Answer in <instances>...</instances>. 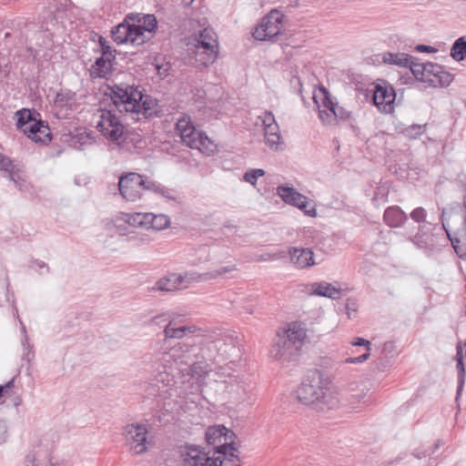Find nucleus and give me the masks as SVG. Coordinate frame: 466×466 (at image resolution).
Masks as SVG:
<instances>
[{
	"label": "nucleus",
	"instance_id": "nucleus-41",
	"mask_svg": "<svg viewBox=\"0 0 466 466\" xmlns=\"http://www.w3.org/2000/svg\"><path fill=\"white\" fill-rule=\"evenodd\" d=\"M98 44L100 46L101 56H107L110 58H116V51L111 47L109 43L105 37L99 35Z\"/></svg>",
	"mask_w": 466,
	"mask_h": 466
},
{
	"label": "nucleus",
	"instance_id": "nucleus-64",
	"mask_svg": "<svg viewBox=\"0 0 466 466\" xmlns=\"http://www.w3.org/2000/svg\"><path fill=\"white\" fill-rule=\"evenodd\" d=\"M8 177L10 180L14 181L15 183H16L17 180L20 178L18 173L14 169L8 173Z\"/></svg>",
	"mask_w": 466,
	"mask_h": 466
},
{
	"label": "nucleus",
	"instance_id": "nucleus-4",
	"mask_svg": "<svg viewBox=\"0 0 466 466\" xmlns=\"http://www.w3.org/2000/svg\"><path fill=\"white\" fill-rule=\"evenodd\" d=\"M235 269L236 268L234 266H225L221 267L218 269L206 272L204 274H198L197 272H187L184 275L172 273L159 279L156 282V287L153 288V289L165 292H171L177 290L185 280L206 281L217 279Z\"/></svg>",
	"mask_w": 466,
	"mask_h": 466
},
{
	"label": "nucleus",
	"instance_id": "nucleus-2",
	"mask_svg": "<svg viewBox=\"0 0 466 466\" xmlns=\"http://www.w3.org/2000/svg\"><path fill=\"white\" fill-rule=\"evenodd\" d=\"M108 95L119 112L142 114L146 118L152 115V101L144 96L138 86L126 83L107 87Z\"/></svg>",
	"mask_w": 466,
	"mask_h": 466
},
{
	"label": "nucleus",
	"instance_id": "nucleus-54",
	"mask_svg": "<svg viewBox=\"0 0 466 466\" xmlns=\"http://www.w3.org/2000/svg\"><path fill=\"white\" fill-rule=\"evenodd\" d=\"M262 124L264 127L270 126L273 124H277L275 120V116L271 111H266L264 116L261 117Z\"/></svg>",
	"mask_w": 466,
	"mask_h": 466
},
{
	"label": "nucleus",
	"instance_id": "nucleus-6",
	"mask_svg": "<svg viewBox=\"0 0 466 466\" xmlns=\"http://www.w3.org/2000/svg\"><path fill=\"white\" fill-rule=\"evenodd\" d=\"M220 341L207 340L197 344H181L178 348L172 350L173 357L187 358L190 360L193 358L201 359L205 361H220L219 354Z\"/></svg>",
	"mask_w": 466,
	"mask_h": 466
},
{
	"label": "nucleus",
	"instance_id": "nucleus-58",
	"mask_svg": "<svg viewBox=\"0 0 466 466\" xmlns=\"http://www.w3.org/2000/svg\"><path fill=\"white\" fill-rule=\"evenodd\" d=\"M267 134H280L279 125L273 124L264 127V136H267Z\"/></svg>",
	"mask_w": 466,
	"mask_h": 466
},
{
	"label": "nucleus",
	"instance_id": "nucleus-28",
	"mask_svg": "<svg viewBox=\"0 0 466 466\" xmlns=\"http://www.w3.org/2000/svg\"><path fill=\"white\" fill-rule=\"evenodd\" d=\"M215 341L221 342L218 352L222 360L228 359L231 352L236 349V338H234L232 335H223L215 339Z\"/></svg>",
	"mask_w": 466,
	"mask_h": 466
},
{
	"label": "nucleus",
	"instance_id": "nucleus-5",
	"mask_svg": "<svg viewBox=\"0 0 466 466\" xmlns=\"http://www.w3.org/2000/svg\"><path fill=\"white\" fill-rule=\"evenodd\" d=\"M164 339H158L152 346L151 350L154 351L155 356L161 355V358H157V360L163 362L165 370L159 373V377L157 379L158 381L168 384L170 375L166 371L167 363H170L171 360L174 359L172 356V350L178 348L181 344H187L186 342L178 343L177 346L170 347L167 344V339H182L185 337V329L182 326L173 328L171 322L167 324L164 329Z\"/></svg>",
	"mask_w": 466,
	"mask_h": 466
},
{
	"label": "nucleus",
	"instance_id": "nucleus-32",
	"mask_svg": "<svg viewBox=\"0 0 466 466\" xmlns=\"http://www.w3.org/2000/svg\"><path fill=\"white\" fill-rule=\"evenodd\" d=\"M353 346H365L366 347V352L359 357H350L346 359V363L355 364V363H362L366 361L370 357V342L363 338H356L355 340L352 342Z\"/></svg>",
	"mask_w": 466,
	"mask_h": 466
},
{
	"label": "nucleus",
	"instance_id": "nucleus-53",
	"mask_svg": "<svg viewBox=\"0 0 466 466\" xmlns=\"http://www.w3.org/2000/svg\"><path fill=\"white\" fill-rule=\"evenodd\" d=\"M409 240L410 242H412L414 245H416L418 248H427L428 246V243L427 241L423 238V237L421 235H420L419 233H417L415 236L413 237H410L409 238Z\"/></svg>",
	"mask_w": 466,
	"mask_h": 466
},
{
	"label": "nucleus",
	"instance_id": "nucleus-20",
	"mask_svg": "<svg viewBox=\"0 0 466 466\" xmlns=\"http://www.w3.org/2000/svg\"><path fill=\"white\" fill-rule=\"evenodd\" d=\"M291 262L298 268H306L314 265V253L309 248H291L289 251Z\"/></svg>",
	"mask_w": 466,
	"mask_h": 466
},
{
	"label": "nucleus",
	"instance_id": "nucleus-31",
	"mask_svg": "<svg viewBox=\"0 0 466 466\" xmlns=\"http://www.w3.org/2000/svg\"><path fill=\"white\" fill-rule=\"evenodd\" d=\"M17 116L16 126L18 128H25L26 126H30L33 121H35V116H39V114L35 110L30 109H20L15 113Z\"/></svg>",
	"mask_w": 466,
	"mask_h": 466
},
{
	"label": "nucleus",
	"instance_id": "nucleus-25",
	"mask_svg": "<svg viewBox=\"0 0 466 466\" xmlns=\"http://www.w3.org/2000/svg\"><path fill=\"white\" fill-rule=\"evenodd\" d=\"M408 58L410 59L403 65V67L409 68L417 80L423 82L428 67V62H420L418 57L410 55H408Z\"/></svg>",
	"mask_w": 466,
	"mask_h": 466
},
{
	"label": "nucleus",
	"instance_id": "nucleus-26",
	"mask_svg": "<svg viewBox=\"0 0 466 466\" xmlns=\"http://www.w3.org/2000/svg\"><path fill=\"white\" fill-rule=\"evenodd\" d=\"M312 288H314L311 291V294L326 297L332 299H337L340 297L339 289L334 288L331 284L326 282L314 283L312 284Z\"/></svg>",
	"mask_w": 466,
	"mask_h": 466
},
{
	"label": "nucleus",
	"instance_id": "nucleus-38",
	"mask_svg": "<svg viewBox=\"0 0 466 466\" xmlns=\"http://www.w3.org/2000/svg\"><path fill=\"white\" fill-rule=\"evenodd\" d=\"M456 370L458 373V386H457V393H456V400L459 399L461 390L463 389L464 383H465V377H466V371H465V365L462 360L456 361Z\"/></svg>",
	"mask_w": 466,
	"mask_h": 466
},
{
	"label": "nucleus",
	"instance_id": "nucleus-8",
	"mask_svg": "<svg viewBox=\"0 0 466 466\" xmlns=\"http://www.w3.org/2000/svg\"><path fill=\"white\" fill-rule=\"evenodd\" d=\"M126 441L130 451L137 455L147 452L152 445L147 439L148 429L140 423L127 424L124 429Z\"/></svg>",
	"mask_w": 466,
	"mask_h": 466
},
{
	"label": "nucleus",
	"instance_id": "nucleus-56",
	"mask_svg": "<svg viewBox=\"0 0 466 466\" xmlns=\"http://www.w3.org/2000/svg\"><path fill=\"white\" fill-rule=\"evenodd\" d=\"M7 440V424L5 420H0V444H3Z\"/></svg>",
	"mask_w": 466,
	"mask_h": 466
},
{
	"label": "nucleus",
	"instance_id": "nucleus-30",
	"mask_svg": "<svg viewBox=\"0 0 466 466\" xmlns=\"http://www.w3.org/2000/svg\"><path fill=\"white\" fill-rule=\"evenodd\" d=\"M450 55L457 62L466 58V35L461 36L454 41Z\"/></svg>",
	"mask_w": 466,
	"mask_h": 466
},
{
	"label": "nucleus",
	"instance_id": "nucleus-21",
	"mask_svg": "<svg viewBox=\"0 0 466 466\" xmlns=\"http://www.w3.org/2000/svg\"><path fill=\"white\" fill-rule=\"evenodd\" d=\"M174 361H178L180 364H185L189 366V374L192 378L200 379L206 376L208 373V365L207 361L201 359H196L192 357V360L184 357H174Z\"/></svg>",
	"mask_w": 466,
	"mask_h": 466
},
{
	"label": "nucleus",
	"instance_id": "nucleus-62",
	"mask_svg": "<svg viewBox=\"0 0 466 466\" xmlns=\"http://www.w3.org/2000/svg\"><path fill=\"white\" fill-rule=\"evenodd\" d=\"M35 455L34 453H29L26 455L25 460V466H35Z\"/></svg>",
	"mask_w": 466,
	"mask_h": 466
},
{
	"label": "nucleus",
	"instance_id": "nucleus-60",
	"mask_svg": "<svg viewBox=\"0 0 466 466\" xmlns=\"http://www.w3.org/2000/svg\"><path fill=\"white\" fill-rule=\"evenodd\" d=\"M75 138L77 139V142L80 145H86L87 141L91 139V137L85 133L78 134L76 137H73V139Z\"/></svg>",
	"mask_w": 466,
	"mask_h": 466
},
{
	"label": "nucleus",
	"instance_id": "nucleus-11",
	"mask_svg": "<svg viewBox=\"0 0 466 466\" xmlns=\"http://www.w3.org/2000/svg\"><path fill=\"white\" fill-rule=\"evenodd\" d=\"M277 195L286 203L302 210L309 217L316 216V209L308 201V198L298 192L295 188L287 186H279Z\"/></svg>",
	"mask_w": 466,
	"mask_h": 466
},
{
	"label": "nucleus",
	"instance_id": "nucleus-43",
	"mask_svg": "<svg viewBox=\"0 0 466 466\" xmlns=\"http://www.w3.org/2000/svg\"><path fill=\"white\" fill-rule=\"evenodd\" d=\"M266 145L272 150L278 151L282 144L280 134H267L264 136Z\"/></svg>",
	"mask_w": 466,
	"mask_h": 466
},
{
	"label": "nucleus",
	"instance_id": "nucleus-24",
	"mask_svg": "<svg viewBox=\"0 0 466 466\" xmlns=\"http://www.w3.org/2000/svg\"><path fill=\"white\" fill-rule=\"evenodd\" d=\"M320 119L327 124H330L334 119L351 120V112L342 106H336L330 107V113L325 109H319Z\"/></svg>",
	"mask_w": 466,
	"mask_h": 466
},
{
	"label": "nucleus",
	"instance_id": "nucleus-22",
	"mask_svg": "<svg viewBox=\"0 0 466 466\" xmlns=\"http://www.w3.org/2000/svg\"><path fill=\"white\" fill-rule=\"evenodd\" d=\"M408 219L406 213L398 206H391L385 209L384 222L390 228H400Z\"/></svg>",
	"mask_w": 466,
	"mask_h": 466
},
{
	"label": "nucleus",
	"instance_id": "nucleus-29",
	"mask_svg": "<svg viewBox=\"0 0 466 466\" xmlns=\"http://www.w3.org/2000/svg\"><path fill=\"white\" fill-rule=\"evenodd\" d=\"M230 459L231 457L222 456L219 454L218 457L209 455L206 460H204L201 466H241L239 459H238L237 461Z\"/></svg>",
	"mask_w": 466,
	"mask_h": 466
},
{
	"label": "nucleus",
	"instance_id": "nucleus-13",
	"mask_svg": "<svg viewBox=\"0 0 466 466\" xmlns=\"http://www.w3.org/2000/svg\"><path fill=\"white\" fill-rule=\"evenodd\" d=\"M213 35L214 33L211 30L205 28L200 31L197 39L196 48L198 55H205L203 59L200 58L204 66L212 64L218 56V42Z\"/></svg>",
	"mask_w": 466,
	"mask_h": 466
},
{
	"label": "nucleus",
	"instance_id": "nucleus-19",
	"mask_svg": "<svg viewBox=\"0 0 466 466\" xmlns=\"http://www.w3.org/2000/svg\"><path fill=\"white\" fill-rule=\"evenodd\" d=\"M24 133L35 142L46 144L51 141L50 128L47 123L41 119H36L30 126H26Z\"/></svg>",
	"mask_w": 466,
	"mask_h": 466
},
{
	"label": "nucleus",
	"instance_id": "nucleus-10",
	"mask_svg": "<svg viewBox=\"0 0 466 466\" xmlns=\"http://www.w3.org/2000/svg\"><path fill=\"white\" fill-rule=\"evenodd\" d=\"M176 130L179 134L184 144L191 148L201 149L209 141L208 137H203L194 127L191 118L187 116H181L177 124Z\"/></svg>",
	"mask_w": 466,
	"mask_h": 466
},
{
	"label": "nucleus",
	"instance_id": "nucleus-34",
	"mask_svg": "<svg viewBox=\"0 0 466 466\" xmlns=\"http://www.w3.org/2000/svg\"><path fill=\"white\" fill-rule=\"evenodd\" d=\"M381 56L383 63L399 66H403V65H405V63L410 59L408 58V55L404 53L385 52L381 55Z\"/></svg>",
	"mask_w": 466,
	"mask_h": 466
},
{
	"label": "nucleus",
	"instance_id": "nucleus-14",
	"mask_svg": "<svg viewBox=\"0 0 466 466\" xmlns=\"http://www.w3.org/2000/svg\"><path fill=\"white\" fill-rule=\"evenodd\" d=\"M141 185H143V177L137 173L121 176L118 181L120 194L127 201H136L140 198Z\"/></svg>",
	"mask_w": 466,
	"mask_h": 466
},
{
	"label": "nucleus",
	"instance_id": "nucleus-51",
	"mask_svg": "<svg viewBox=\"0 0 466 466\" xmlns=\"http://www.w3.org/2000/svg\"><path fill=\"white\" fill-rule=\"evenodd\" d=\"M160 186H161L160 184H158L153 180L143 178V185H141V187H142L141 188L157 193V190L159 189Z\"/></svg>",
	"mask_w": 466,
	"mask_h": 466
},
{
	"label": "nucleus",
	"instance_id": "nucleus-37",
	"mask_svg": "<svg viewBox=\"0 0 466 466\" xmlns=\"http://www.w3.org/2000/svg\"><path fill=\"white\" fill-rule=\"evenodd\" d=\"M151 228L155 230H162L167 228L170 224V219L167 215L159 214L150 217Z\"/></svg>",
	"mask_w": 466,
	"mask_h": 466
},
{
	"label": "nucleus",
	"instance_id": "nucleus-59",
	"mask_svg": "<svg viewBox=\"0 0 466 466\" xmlns=\"http://www.w3.org/2000/svg\"><path fill=\"white\" fill-rule=\"evenodd\" d=\"M198 252L201 253V255L204 256V258L203 259H199L198 262L193 261L192 265H197L198 263H201L202 261L208 260V248L206 246L199 247Z\"/></svg>",
	"mask_w": 466,
	"mask_h": 466
},
{
	"label": "nucleus",
	"instance_id": "nucleus-7",
	"mask_svg": "<svg viewBox=\"0 0 466 466\" xmlns=\"http://www.w3.org/2000/svg\"><path fill=\"white\" fill-rule=\"evenodd\" d=\"M284 15L277 9L268 13L255 27L252 35L256 40L268 41L278 36L282 30Z\"/></svg>",
	"mask_w": 466,
	"mask_h": 466
},
{
	"label": "nucleus",
	"instance_id": "nucleus-3",
	"mask_svg": "<svg viewBox=\"0 0 466 466\" xmlns=\"http://www.w3.org/2000/svg\"><path fill=\"white\" fill-rule=\"evenodd\" d=\"M236 434L224 425H214L207 429L205 439L208 445L214 447V454L231 457L230 460L237 461L238 450L236 447Z\"/></svg>",
	"mask_w": 466,
	"mask_h": 466
},
{
	"label": "nucleus",
	"instance_id": "nucleus-36",
	"mask_svg": "<svg viewBox=\"0 0 466 466\" xmlns=\"http://www.w3.org/2000/svg\"><path fill=\"white\" fill-rule=\"evenodd\" d=\"M319 91L323 95V97L321 98V104H319L317 96H313L314 103L318 106L319 110L323 107L322 109H325L328 111V113H330V107H336L338 104L332 101L328 90L325 87H321Z\"/></svg>",
	"mask_w": 466,
	"mask_h": 466
},
{
	"label": "nucleus",
	"instance_id": "nucleus-42",
	"mask_svg": "<svg viewBox=\"0 0 466 466\" xmlns=\"http://www.w3.org/2000/svg\"><path fill=\"white\" fill-rule=\"evenodd\" d=\"M143 218L141 213H124L122 215L123 220L132 227H142V224H145Z\"/></svg>",
	"mask_w": 466,
	"mask_h": 466
},
{
	"label": "nucleus",
	"instance_id": "nucleus-50",
	"mask_svg": "<svg viewBox=\"0 0 466 466\" xmlns=\"http://www.w3.org/2000/svg\"><path fill=\"white\" fill-rule=\"evenodd\" d=\"M374 370L378 371H384L390 365V358L388 357H381L378 360L374 362Z\"/></svg>",
	"mask_w": 466,
	"mask_h": 466
},
{
	"label": "nucleus",
	"instance_id": "nucleus-12",
	"mask_svg": "<svg viewBox=\"0 0 466 466\" xmlns=\"http://www.w3.org/2000/svg\"><path fill=\"white\" fill-rule=\"evenodd\" d=\"M301 348L291 342L290 339L278 334L270 350V356L276 360L284 362L295 361L300 354Z\"/></svg>",
	"mask_w": 466,
	"mask_h": 466
},
{
	"label": "nucleus",
	"instance_id": "nucleus-44",
	"mask_svg": "<svg viewBox=\"0 0 466 466\" xmlns=\"http://www.w3.org/2000/svg\"><path fill=\"white\" fill-rule=\"evenodd\" d=\"M265 175V171L261 168H255V169H250L248 171H247L245 174H244V181L251 184V185H255L256 182H257V179L260 177H263Z\"/></svg>",
	"mask_w": 466,
	"mask_h": 466
},
{
	"label": "nucleus",
	"instance_id": "nucleus-16",
	"mask_svg": "<svg viewBox=\"0 0 466 466\" xmlns=\"http://www.w3.org/2000/svg\"><path fill=\"white\" fill-rule=\"evenodd\" d=\"M453 80V76L446 71L444 67L439 64L428 62V67L424 81L428 86L432 87H446Z\"/></svg>",
	"mask_w": 466,
	"mask_h": 466
},
{
	"label": "nucleus",
	"instance_id": "nucleus-49",
	"mask_svg": "<svg viewBox=\"0 0 466 466\" xmlns=\"http://www.w3.org/2000/svg\"><path fill=\"white\" fill-rule=\"evenodd\" d=\"M381 353L388 358H392L396 353V345L392 341H386L383 344Z\"/></svg>",
	"mask_w": 466,
	"mask_h": 466
},
{
	"label": "nucleus",
	"instance_id": "nucleus-47",
	"mask_svg": "<svg viewBox=\"0 0 466 466\" xmlns=\"http://www.w3.org/2000/svg\"><path fill=\"white\" fill-rule=\"evenodd\" d=\"M426 215H427V212L426 210L421 208V207H419V208H414L411 213H410V218L416 222V223H421V222H424L425 221V218H426Z\"/></svg>",
	"mask_w": 466,
	"mask_h": 466
},
{
	"label": "nucleus",
	"instance_id": "nucleus-52",
	"mask_svg": "<svg viewBox=\"0 0 466 466\" xmlns=\"http://www.w3.org/2000/svg\"><path fill=\"white\" fill-rule=\"evenodd\" d=\"M157 194L162 196L165 198L175 200V190L171 188H167L166 187L160 186L159 189L157 190Z\"/></svg>",
	"mask_w": 466,
	"mask_h": 466
},
{
	"label": "nucleus",
	"instance_id": "nucleus-18",
	"mask_svg": "<svg viewBox=\"0 0 466 466\" xmlns=\"http://www.w3.org/2000/svg\"><path fill=\"white\" fill-rule=\"evenodd\" d=\"M209 455L210 451H206L205 448L193 444L186 445L181 450L184 466H201Z\"/></svg>",
	"mask_w": 466,
	"mask_h": 466
},
{
	"label": "nucleus",
	"instance_id": "nucleus-46",
	"mask_svg": "<svg viewBox=\"0 0 466 466\" xmlns=\"http://www.w3.org/2000/svg\"><path fill=\"white\" fill-rule=\"evenodd\" d=\"M345 310L349 319L356 317L358 310V303L354 299H348L345 303Z\"/></svg>",
	"mask_w": 466,
	"mask_h": 466
},
{
	"label": "nucleus",
	"instance_id": "nucleus-1",
	"mask_svg": "<svg viewBox=\"0 0 466 466\" xmlns=\"http://www.w3.org/2000/svg\"><path fill=\"white\" fill-rule=\"evenodd\" d=\"M322 384V372L319 370H309L297 390L299 401L311 405L319 411L334 409L338 405V399Z\"/></svg>",
	"mask_w": 466,
	"mask_h": 466
},
{
	"label": "nucleus",
	"instance_id": "nucleus-27",
	"mask_svg": "<svg viewBox=\"0 0 466 466\" xmlns=\"http://www.w3.org/2000/svg\"><path fill=\"white\" fill-rule=\"evenodd\" d=\"M281 336L290 339L291 342L301 348L306 338V330L300 325L292 323Z\"/></svg>",
	"mask_w": 466,
	"mask_h": 466
},
{
	"label": "nucleus",
	"instance_id": "nucleus-33",
	"mask_svg": "<svg viewBox=\"0 0 466 466\" xmlns=\"http://www.w3.org/2000/svg\"><path fill=\"white\" fill-rule=\"evenodd\" d=\"M147 31L137 25L136 23H132V32L129 38V43L133 46H141L150 39V35H146Z\"/></svg>",
	"mask_w": 466,
	"mask_h": 466
},
{
	"label": "nucleus",
	"instance_id": "nucleus-23",
	"mask_svg": "<svg viewBox=\"0 0 466 466\" xmlns=\"http://www.w3.org/2000/svg\"><path fill=\"white\" fill-rule=\"evenodd\" d=\"M113 60H115V58L107 56H100L96 58L90 69L91 76L106 78L111 73Z\"/></svg>",
	"mask_w": 466,
	"mask_h": 466
},
{
	"label": "nucleus",
	"instance_id": "nucleus-55",
	"mask_svg": "<svg viewBox=\"0 0 466 466\" xmlns=\"http://www.w3.org/2000/svg\"><path fill=\"white\" fill-rule=\"evenodd\" d=\"M14 386H15V378L10 380L5 385H0V398L5 395H7L9 393V391L14 388Z\"/></svg>",
	"mask_w": 466,
	"mask_h": 466
},
{
	"label": "nucleus",
	"instance_id": "nucleus-39",
	"mask_svg": "<svg viewBox=\"0 0 466 466\" xmlns=\"http://www.w3.org/2000/svg\"><path fill=\"white\" fill-rule=\"evenodd\" d=\"M75 98V93L71 92L70 90L63 91L56 93V98H55V104L57 106L65 107L69 105L71 101H73Z\"/></svg>",
	"mask_w": 466,
	"mask_h": 466
},
{
	"label": "nucleus",
	"instance_id": "nucleus-9",
	"mask_svg": "<svg viewBox=\"0 0 466 466\" xmlns=\"http://www.w3.org/2000/svg\"><path fill=\"white\" fill-rule=\"evenodd\" d=\"M96 128L106 138L112 142L120 144L125 138L124 125L120 122L118 116L109 110L101 114Z\"/></svg>",
	"mask_w": 466,
	"mask_h": 466
},
{
	"label": "nucleus",
	"instance_id": "nucleus-48",
	"mask_svg": "<svg viewBox=\"0 0 466 466\" xmlns=\"http://www.w3.org/2000/svg\"><path fill=\"white\" fill-rule=\"evenodd\" d=\"M14 168L13 161L8 157L0 154V170L9 173Z\"/></svg>",
	"mask_w": 466,
	"mask_h": 466
},
{
	"label": "nucleus",
	"instance_id": "nucleus-61",
	"mask_svg": "<svg viewBox=\"0 0 466 466\" xmlns=\"http://www.w3.org/2000/svg\"><path fill=\"white\" fill-rule=\"evenodd\" d=\"M141 215H142V217H144L143 221L145 222V224H142V227L147 228H151L150 217H153V214L152 213H141Z\"/></svg>",
	"mask_w": 466,
	"mask_h": 466
},
{
	"label": "nucleus",
	"instance_id": "nucleus-57",
	"mask_svg": "<svg viewBox=\"0 0 466 466\" xmlns=\"http://www.w3.org/2000/svg\"><path fill=\"white\" fill-rule=\"evenodd\" d=\"M414 49L420 53H435L437 51L435 47L427 45H417Z\"/></svg>",
	"mask_w": 466,
	"mask_h": 466
},
{
	"label": "nucleus",
	"instance_id": "nucleus-40",
	"mask_svg": "<svg viewBox=\"0 0 466 466\" xmlns=\"http://www.w3.org/2000/svg\"><path fill=\"white\" fill-rule=\"evenodd\" d=\"M426 130V125H417L413 124L409 126L403 130V134L412 139L417 138L419 136L422 135Z\"/></svg>",
	"mask_w": 466,
	"mask_h": 466
},
{
	"label": "nucleus",
	"instance_id": "nucleus-45",
	"mask_svg": "<svg viewBox=\"0 0 466 466\" xmlns=\"http://www.w3.org/2000/svg\"><path fill=\"white\" fill-rule=\"evenodd\" d=\"M22 347L24 350L22 360H26L29 363L34 358L35 354L33 351V347L29 343L28 336H25L22 340Z\"/></svg>",
	"mask_w": 466,
	"mask_h": 466
},
{
	"label": "nucleus",
	"instance_id": "nucleus-15",
	"mask_svg": "<svg viewBox=\"0 0 466 466\" xmlns=\"http://www.w3.org/2000/svg\"><path fill=\"white\" fill-rule=\"evenodd\" d=\"M396 93L393 87L387 85L386 82L377 84L373 90L372 100L378 109L384 113H391L393 111V103Z\"/></svg>",
	"mask_w": 466,
	"mask_h": 466
},
{
	"label": "nucleus",
	"instance_id": "nucleus-17",
	"mask_svg": "<svg viewBox=\"0 0 466 466\" xmlns=\"http://www.w3.org/2000/svg\"><path fill=\"white\" fill-rule=\"evenodd\" d=\"M140 14H127L125 19L111 30V36L117 45L129 43L132 23L140 22Z\"/></svg>",
	"mask_w": 466,
	"mask_h": 466
},
{
	"label": "nucleus",
	"instance_id": "nucleus-35",
	"mask_svg": "<svg viewBox=\"0 0 466 466\" xmlns=\"http://www.w3.org/2000/svg\"><path fill=\"white\" fill-rule=\"evenodd\" d=\"M140 22H137V25L143 30L147 31L148 35L152 34L156 31L157 27V21L154 15H141L140 14Z\"/></svg>",
	"mask_w": 466,
	"mask_h": 466
},
{
	"label": "nucleus",
	"instance_id": "nucleus-63",
	"mask_svg": "<svg viewBox=\"0 0 466 466\" xmlns=\"http://www.w3.org/2000/svg\"><path fill=\"white\" fill-rule=\"evenodd\" d=\"M455 360H462L463 361V353H462V346L461 343L459 342L456 346V355H455Z\"/></svg>",
	"mask_w": 466,
	"mask_h": 466
}]
</instances>
